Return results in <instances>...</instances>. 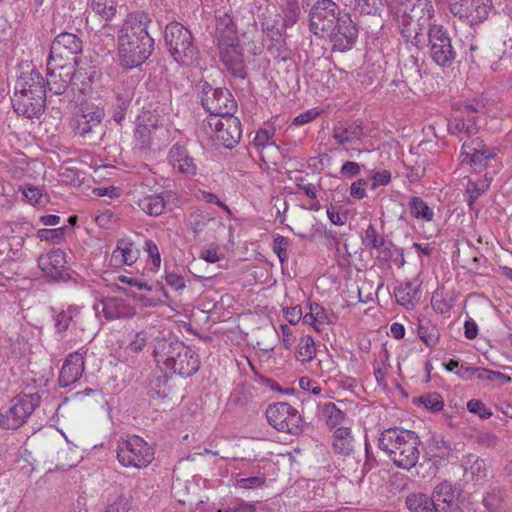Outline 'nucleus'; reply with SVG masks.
<instances>
[{
    "label": "nucleus",
    "instance_id": "obj_1",
    "mask_svg": "<svg viewBox=\"0 0 512 512\" xmlns=\"http://www.w3.org/2000/svg\"><path fill=\"white\" fill-rule=\"evenodd\" d=\"M151 19L147 13L127 15L117 32L118 55L122 66L132 69L143 64L152 54L154 40L147 29Z\"/></svg>",
    "mask_w": 512,
    "mask_h": 512
},
{
    "label": "nucleus",
    "instance_id": "obj_2",
    "mask_svg": "<svg viewBox=\"0 0 512 512\" xmlns=\"http://www.w3.org/2000/svg\"><path fill=\"white\" fill-rule=\"evenodd\" d=\"M420 440L411 430L397 427L385 429L378 439V447L384 451L397 467L410 470L420 456Z\"/></svg>",
    "mask_w": 512,
    "mask_h": 512
},
{
    "label": "nucleus",
    "instance_id": "obj_3",
    "mask_svg": "<svg viewBox=\"0 0 512 512\" xmlns=\"http://www.w3.org/2000/svg\"><path fill=\"white\" fill-rule=\"evenodd\" d=\"M398 16V27L401 36L406 42L411 43L418 49L424 48L426 43V31L433 26L431 20L434 18L435 10L431 0H410L401 9ZM434 25H436L434 23Z\"/></svg>",
    "mask_w": 512,
    "mask_h": 512
},
{
    "label": "nucleus",
    "instance_id": "obj_4",
    "mask_svg": "<svg viewBox=\"0 0 512 512\" xmlns=\"http://www.w3.org/2000/svg\"><path fill=\"white\" fill-rule=\"evenodd\" d=\"M12 106L18 115L38 118L44 111L46 89L41 74L32 70L23 73L15 83Z\"/></svg>",
    "mask_w": 512,
    "mask_h": 512
},
{
    "label": "nucleus",
    "instance_id": "obj_5",
    "mask_svg": "<svg viewBox=\"0 0 512 512\" xmlns=\"http://www.w3.org/2000/svg\"><path fill=\"white\" fill-rule=\"evenodd\" d=\"M165 43L173 59L181 65H191L199 58L189 29L179 22H171L165 28Z\"/></svg>",
    "mask_w": 512,
    "mask_h": 512
},
{
    "label": "nucleus",
    "instance_id": "obj_6",
    "mask_svg": "<svg viewBox=\"0 0 512 512\" xmlns=\"http://www.w3.org/2000/svg\"><path fill=\"white\" fill-rule=\"evenodd\" d=\"M117 460L126 468L144 469L154 460V449L142 437L131 435L117 444Z\"/></svg>",
    "mask_w": 512,
    "mask_h": 512
},
{
    "label": "nucleus",
    "instance_id": "obj_7",
    "mask_svg": "<svg viewBox=\"0 0 512 512\" xmlns=\"http://www.w3.org/2000/svg\"><path fill=\"white\" fill-rule=\"evenodd\" d=\"M431 60L439 67L451 68L457 61L458 53L448 30L443 25L430 26L426 31V43Z\"/></svg>",
    "mask_w": 512,
    "mask_h": 512
},
{
    "label": "nucleus",
    "instance_id": "obj_8",
    "mask_svg": "<svg viewBox=\"0 0 512 512\" xmlns=\"http://www.w3.org/2000/svg\"><path fill=\"white\" fill-rule=\"evenodd\" d=\"M437 5L445 6L448 11L470 26L483 23L489 16L492 0H435Z\"/></svg>",
    "mask_w": 512,
    "mask_h": 512
},
{
    "label": "nucleus",
    "instance_id": "obj_9",
    "mask_svg": "<svg viewBox=\"0 0 512 512\" xmlns=\"http://www.w3.org/2000/svg\"><path fill=\"white\" fill-rule=\"evenodd\" d=\"M39 404L36 394L18 395L10 402L8 409L0 412V427L17 429L22 426Z\"/></svg>",
    "mask_w": 512,
    "mask_h": 512
},
{
    "label": "nucleus",
    "instance_id": "obj_10",
    "mask_svg": "<svg viewBox=\"0 0 512 512\" xmlns=\"http://www.w3.org/2000/svg\"><path fill=\"white\" fill-rule=\"evenodd\" d=\"M266 417L269 424L279 432L296 435L302 430V417L293 406L277 402L268 406Z\"/></svg>",
    "mask_w": 512,
    "mask_h": 512
},
{
    "label": "nucleus",
    "instance_id": "obj_11",
    "mask_svg": "<svg viewBox=\"0 0 512 512\" xmlns=\"http://www.w3.org/2000/svg\"><path fill=\"white\" fill-rule=\"evenodd\" d=\"M201 102L207 112L220 118L233 115L237 107L229 90L213 88L208 83L203 86Z\"/></svg>",
    "mask_w": 512,
    "mask_h": 512
},
{
    "label": "nucleus",
    "instance_id": "obj_12",
    "mask_svg": "<svg viewBox=\"0 0 512 512\" xmlns=\"http://www.w3.org/2000/svg\"><path fill=\"white\" fill-rule=\"evenodd\" d=\"M82 51V40L75 34L60 33L52 42L48 65L55 63L76 64V56Z\"/></svg>",
    "mask_w": 512,
    "mask_h": 512
},
{
    "label": "nucleus",
    "instance_id": "obj_13",
    "mask_svg": "<svg viewBox=\"0 0 512 512\" xmlns=\"http://www.w3.org/2000/svg\"><path fill=\"white\" fill-rule=\"evenodd\" d=\"M326 32L331 43V50L339 52L352 49L358 37V29L347 13H344L342 18H339L338 22Z\"/></svg>",
    "mask_w": 512,
    "mask_h": 512
},
{
    "label": "nucleus",
    "instance_id": "obj_14",
    "mask_svg": "<svg viewBox=\"0 0 512 512\" xmlns=\"http://www.w3.org/2000/svg\"><path fill=\"white\" fill-rule=\"evenodd\" d=\"M182 351H185V344L181 341L165 338L155 339L153 357L165 376L175 374L177 357Z\"/></svg>",
    "mask_w": 512,
    "mask_h": 512
},
{
    "label": "nucleus",
    "instance_id": "obj_15",
    "mask_svg": "<svg viewBox=\"0 0 512 512\" xmlns=\"http://www.w3.org/2000/svg\"><path fill=\"white\" fill-rule=\"evenodd\" d=\"M104 115V110L93 103L80 105L74 118L73 129L75 133L85 139H90L92 134L101 129Z\"/></svg>",
    "mask_w": 512,
    "mask_h": 512
},
{
    "label": "nucleus",
    "instance_id": "obj_16",
    "mask_svg": "<svg viewBox=\"0 0 512 512\" xmlns=\"http://www.w3.org/2000/svg\"><path fill=\"white\" fill-rule=\"evenodd\" d=\"M498 152V147H488L481 138H472L462 144V162L474 167L475 170H481L488 166V162L493 159Z\"/></svg>",
    "mask_w": 512,
    "mask_h": 512
},
{
    "label": "nucleus",
    "instance_id": "obj_17",
    "mask_svg": "<svg viewBox=\"0 0 512 512\" xmlns=\"http://www.w3.org/2000/svg\"><path fill=\"white\" fill-rule=\"evenodd\" d=\"M209 124L215 127V139L223 147L233 148L239 142L242 134L241 123L234 115L219 118Z\"/></svg>",
    "mask_w": 512,
    "mask_h": 512
},
{
    "label": "nucleus",
    "instance_id": "obj_18",
    "mask_svg": "<svg viewBox=\"0 0 512 512\" xmlns=\"http://www.w3.org/2000/svg\"><path fill=\"white\" fill-rule=\"evenodd\" d=\"M75 73L73 64L68 63H55V65L47 64V80L46 84L48 90L55 95L63 94L68 85L72 81Z\"/></svg>",
    "mask_w": 512,
    "mask_h": 512
},
{
    "label": "nucleus",
    "instance_id": "obj_19",
    "mask_svg": "<svg viewBox=\"0 0 512 512\" xmlns=\"http://www.w3.org/2000/svg\"><path fill=\"white\" fill-rule=\"evenodd\" d=\"M220 61L223 66L235 77H245V61L243 50L239 42L218 46Z\"/></svg>",
    "mask_w": 512,
    "mask_h": 512
},
{
    "label": "nucleus",
    "instance_id": "obj_20",
    "mask_svg": "<svg viewBox=\"0 0 512 512\" xmlns=\"http://www.w3.org/2000/svg\"><path fill=\"white\" fill-rule=\"evenodd\" d=\"M167 160L176 173L185 177H193L197 174L198 169L194 158L190 156L187 148L179 143H175L170 148Z\"/></svg>",
    "mask_w": 512,
    "mask_h": 512
},
{
    "label": "nucleus",
    "instance_id": "obj_21",
    "mask_svg": "<svg viewBox=\"0 0 512 512\" xmlns=\"http://www.w3.org/2000/svg\"><path fill=\"white\" fill-rule=\"evenodd\" d=\"M85 351L78 350L71 353L65 360L59 375V385L66 388L76 383L84 371Z\"/></svg>",
    "mask_w": 512,
    "mask_h": 512
},
{
    "label": "nucleus",
    "instance_id": "obj_22",
    "mask_svg": "<svg viewBox=\"0 0 512 512\" xmlns=\"http://www.w3.org/2000/svg\"><path fill=\"white\" fill-rule=\"evenodd\" d=\"M99 306L107 320L128 319L136 314L134 305L129 300L120 297H108L100 302L96 307L97 310Z\"/></svg>",
    "mask_w": 512,
    "mask_h": 512
},
{
    "label": "nucleus",
    "instance_id": "obj_23",
    "mask_svg": "<svg viewBox=\"0 0 512 512\" xmlns=\"http://www.w3.org/2000/svg\"><path fill=\"white\" fill-rule=\"evenodd\" d=\"M432 498L439 503V512H461L457 503L456 489L454 485L445 480L439 483L433 490Z\"/></svg>",
    "mask_w": 512,
    "mask_h": 512
},
{
    "label": "nucleus",
    "instance_id": "obj_24",
    "mask_svg": "<svg viewBox=\"0 0 512 512\" xmlns=\"http://www.w3.org/2000/svg\"><path fill=\"white\" fill-rule=\"evenodd\" d=\"M66 253L61 249H54L39 258L41 270L49 277L57 278L67 267Z\"/></svg>",
    "mask_w": 512,
    "mask_h": 512
},
{
    "label": "nucleus",
    "instance_id": "obj_25",
    "mask_svg": "<svg viewBox=\"0 0 512 512\" xmlns=\"http://www.w3.org/2000/svg\"><path fill=\"white\" fill-rule=\"evenodd\" d=\"M139 251L134 244L126 239L117 242L115 249L110 257V265L118 268L124 265L131 266L138 259Z\"/></svg>",
    "mask_w": 512,
    "mask_h": 512
},
{
    "label": "nucleus",
    "instance_id": "obj_26",
    "mask_svg": "<svg viewBox=\"0 0 512 512\" xmlns=\"http://www.w3.org/2000/svg\"><path fill=\"white\" fill-rule=\"evenodd\" d=\"M134 97V87L131 84L123 83L118 86L115 92V101L113 103V119L121 123L125 118L126 112L130 107Z\"/></svg>",
    "mask_w": 512,
    "mask_h": 512
},
{
    "label": "nucleus",
    "instance_id": "obj_27",
    "mask_svg": "<svg viewBox=\"0 0 512 512\" xmlns=\"http://www.w3.org/2000/svg\"><path fill=\"white\" fill-rule=\"evenodd\" d=\"M448 132L453 135L460 137L465 135L470 138L479 132V126L477 125V116H465L460 115L453 117L448 122Z\"/></svg>",
    "mask_w": 512,
    "mask_h": 512
},
{
    "label": "nucleus",
    "instance_id": "obj_28",
    "mask_svg": "<svg viewBox=\"0 0 512 512\" xmlns=\"http://www.w3.org/2000/svg\"><path fill=\"white\" fill-rule=\"evenodd\" d=\"M215 35L217 46H220L223 43L229 44L239 42L236 26L232 18L226 13L216 17Z\"/></svg>",
    "mask_w": 512,
    "mask_h": 512
},
{
    "label": "nucleus",
    "instance_id": "obj_29",
    "mask_svg": "<svg viewBox=\"0 0 512 512\" xmlns=\"http://www.w3.org/2000/svg\"><path fill=\"white\" fill-rule=\"evenodd\" d=\"M354 439L349 428L341 426L335 429L331 436V446L334 453L348 456L354 449Z\"/></svg>",
    "mask_w": 512,
    "mask_h": 512
},
{
    "label": "nucleus",
    "instance_id": "obj_30",
    "mask_svg": "<svg viewBox=\"0 0 512 512\" xmlns=\"http://www.w3.org/2000/svg\"><path fill=\"white\" fill-rule=\"evenodd\" d=\"M363 136V127L361 123L345 122L339 123L333 129V138L341 145L353 143Z\"/></svg>",
    "mask_w": 512,
    "mask_h": 512
},
{
    "label": "nucleus",
    "instance_id": "obj_31",
    "mask_svg": "<svg viewBox=\"0 0 512 512\" xmlns=\"http://www.w3.org/2000/svg\"><path fill=\"white\" fill-rule=\"evenodd\" d=\"M200 366L198 355L189 347L185 345V351L180 353L177 357L175 364V374H179L184 377L195 374Z\"/></svg>",
    "mask_w": 512,
    "mask_h": 512
},
{
    "label": "nucleus",
    "instance_id": "obj_32",
    "mask_svg": "<svg viewBox=\"0 0 512 512\" xmlns=\"http://www.w3.org/2000/svg\"><path fill=\"white\" fill-rule=\"evenodd\" d=\"M406 507L410 512H439V503L424 494V493H412L406 497Z\"/></svg>",
    "mask_w": 512,
    "mask_h": 512
},
{
    "label": "nucleus",
    "instance_id": "obj_33",
    "mask_svg": "<svg viewBox=\"0 0 512 512\" xmlns=\"http://www.w3.org/2000/svg\"><path fill=\"white\" fill-rule=\"evenodd\" d=\"M136 203L144 213L150 216H159L166 208V201L161 193L142 196Z\"/></svg>",
    "mask_w": 512,
    "mask_h": 512
},
{
    "label": "nucleus",
    "instance_id": "obj_34",
    "mask_svg": "<svg viewBox=\"0 0 512 512\" xmlns=\"http://www.w3.org/2000/svg\"><path fill=\"white\" fill-rule=\"evenodd\" d=\"M23 200L35 207H43L49 202V196L42 186L22 184L18 188Z\"/></svg>",
    "mask_w": 512,
    "mask_h": 512
},
{
    "label": "nucleus",
    "instance_id": "obj_35",
    "mask_svg": "<svg viewBox=\"0 0 512 512\" xmlns=\"http://www.w3.org/2000/svg\"><path fill=\"white\" fill-rule=\"evenodd\" d=\"M464 477L472 481L484 480L487 476V466L483 459L469 455L463 460Z\"/></svg>",
    "mask_w": 512,
    "mask_h": 512
},
{
    "label": "nucleus",
    "instance_id": "obj_36",
    "mask_svg": "<svg viewBox=\"0 0 512 512\" xmlns=\"http://www.w3.org/2000/svg\"><path fill=\"white\" fill-rule=\"evenodd\" d=\"M395 299L399 305L407 309L413 308L419 300V291L412 282H405L395 288Z\"/></svg>",
    "mask_w": 512,
    "mask_h": 512
},
{
    "label": "nucleus",
    "instance_id": "obj_37",
    "mask_svg": "<svg viewBox=\"0 0 512 512\" xmlns=\"http://www.w3.org/2000/svg\"><path fill=\"white\" fill-rule=\"evenodd\" d=\"M322 419L330 429H334L344 426L346 414L335 403L325 402L322 404Z\"/></svg>",
    "mask_w": 512,
    "mask_h": 512
},
{
    "label": "nucleus",
    "instance_id": "obj_38",
    "mask_svg": "<svg viewBox=\"0 0 512 512\" xmlns=\"http://www.w3.org/2000/svg\"><path fill=\"white\" fill-rule=\"evenodd\" d=\"M283 311L285 319L290 324H296L301 318H303V322L305 324L311 325L317 332L320 331V322L317 319L319 312H314L312 307L311 312L305 314L304 316L302 315V310L299 306L285 308Z\"/></svg>",
    "mask_w": 512,
    "mask_h": 512
},
{
    "label": "nucleus",
    "instance_id": "obj_39",
    "mask_svg": "<svg viewBox=\"0 0 512 512\" xmlns=\"http://www.w3.org/2000/svg\"><path fill=\"white\" fill-rule=\"evenodd\" d=\"M119 0H91L89 7L95 16L105 22L111 21L117 13Z\"/></svg>",
    "mask_w": 512,
    "mask_h": 512
},
{
    "label": "nucleus",
    "instance_id": "obj_40",
    "mask_svg": "<svg viewBox=\"0 0 512 512\" xmlns=\"http://www.w3.org/2000/svg\"><path fill=\"white\" fill-rule=\"evenodd\" d=\"M482 503L488 512H506L505 493L501 488L493 487L488 490Z\"/></svg>",
    "mask_w": 512,
    "mask_h": 512
},
{
    "label": "nucleus",
    "instance_id": "obj_41",
    "mask_svg": "<svg viewBox=\"0 0 512 512\" xmlns=\"http://www.w3.org/2000/svg\"><path fill=\"white\" fill-rule=\"evenodd\" d=\"M213 219L214 217L211 214L200 209H194L187 215L186 223L194 235H199Z\"/></svg>",
    "mask_w": 512,
    "mask_h": 512
},
{
    "label": "nucleus",
    "instance_id": "obj_42",
    "mask_svg": "<svg viewBox=\"0 0 512 512\" xmlns=\"http://www.w3.org/2000/svg\"><path fill=\"white\" fill-rule=\"evenodd\" d=\"M343 14L332 0H322V32L328 31Z\"/></svg>",
    "mask_w": 512,
    "mask_h": 512
},
{
    "label": "nucleus",
    "instance_id": "obj_43",
    "mask_svg": "<svg viewBox=\"0 0 512 512\" xmlns=\"http://www.w3.org/2000/svg\"><path fill=\"white\" fill-rule=\"evenodd\" d=\"M276 142L275 128L272 125L267 124L256 132L253 145L259 152H262L267 146H275L278 149Z\"/></svg>",
    "mask_w": 512,
    "mask_h": 512
},
{
    "label": "nucleus",
    "instance_id": "obj_44",
    "mask_svg": "<svg viewBox=\"0 0 512 512\" xmlns=\"http://www.w3.org/2000/svg\"><path fill=\"white\" fill-rule=\"evenodd\" d=\"M157 137V132L151 128H146L145 125L137 124L134 133L135 147L139 150H148L152 147L154 139Z\"/></svg>",
    "mask_w": 512,
    "mask_h": 512
},
{
    "label": "nucleus",
    "instance_id": "obj_45",
    "mask_svg": "<svg viewBox=\"0 0 512 512\" xmlns=\"http://www.w3.org/2000/svg\"><path fill=\"white\" fill-rule=\"evenodd\" d=\"M401 76L408 84H417L422 79L418 59L410 56L401 68Z\"/></svg>",
    "mask_w": 512,
    "mask_h": 512
},
{
    "label": "nucleus",
    "instance_id": "obj_46",
    "mask_svg": "<svg viewBox=\"0 0 512 512\" xmlns=\"http://www.w3.org/2000/svg\"><path fill=\"white\" fill-rule=\"evenodd\" d=\"M417 332L419 338L430 348L434 347L439 341L440 332L430 321L421 322Z\"/></svg>",
    "mask_w": 512,
    "mask_h": 512
},
{
    "label": "nucleus",
    "instance_id": "obj_47",
    "mask_svg": "<svg viewBox=\"0 0 512 512\" xmlns=\"http://www.w3.org/2000/svg\"><path fill=\"white\" fill-rule=\"evenodd\" d=\"M410 213L417 219L431 221L434 216L433 210L420 197L414 196L409 201Z\"/></svg>",
    "mask_w": 512,
    "mask_h": 512
},
{
    "label": "nucleus",
    "instance_id": "obj_48",
    "mask_svg": "<svg viewBox=\"0 0 512 512\" xmlns=\"http://www.w3.org/2000/svg\"><path fill=\"white\" fill-rule=\"evenodd\" d=\"M164 118L155 110L145 109L138 116L139 125H145L146 128H151L155 132L163 130Z\"/></svg>",
    "mask_w": 512,
    "mask_h": 512
},
{
    "label": "nucleus",
    "instance_id": "obj_49",
    "mask_svg": "<svg viewBox=\"0 0 512 512\" xmlns=\"http://www.w3.org/2000/svg\"><path fill=\"white\" fill-rule=\"evenodd\" d=\"M135 300L144 308H156L161 307L165 304V301L162 298H169V294L163 285H158L156 290V296L147 297L144 295H136L134 296Z\"/></svg>",
    "mask_w": 512,
    "mask_h": 512
},
{
    "label": "nucleus",
    "instance_id": "obj_50",
    "mask_svg": "<svg viewBox=\"0 0 512 512\" xmlns=\"http://www.w3.org/2000/svg\"><path fill=\"white\" fill-rule=\"evenodd\" d=\"M384 236L377 233V230L373 224H369L365 230V235L362 238V244L366 248L376 249L380 251L386 244Z\"/></svg>",
    "mask_w": 512,
    "mask_h": 512
},
{
    "label": "nucleus",
    "instance_id": "obj_51",
    "mask_svg": "<svg viewBox=\"0 0 512 512\" xmlns=\"http://www.w3.org/2000/svg\"><path fill=\"white\" fill-rule=\"evenodd\" d=\"M316 344L314 339L307 335L298 344V359L302 362L310 361L316 356Z\"/></svg>",
    "mask_w": 512,
    "mask_h": 512
},
{
    "label": "nucleus",
    "instance_id": "obj_52",
    "mask_svg": "<svg viewBox=\"0 0 512 512\" xmlns=\"http://www.w3.org/2000/svg\"><path fill=\"white\" fill-rule=\"evenodd\" d=\"M381 253L384 254V260L390 259L398 268L405 265L403 249L397 247L393 242H387L382 248Z\"/></svg>",
    "mask_w": 512,
    "mask_h": 512
},
{
    "label": "nucleus",
    "instance_id": "obj_53",
    "mask_svg": "<svg viewBox=\"0 0 512 512\" xmlns=\"http://www.w3.org/2000/svg\"><path fill=\"white\" fill-rule=\"evenodd\" d=\"M382 0H355V10L364 15H380Z\"/></svg>",
    "mask_w": 512,
    "mask_h": 512
},
{
    "label": "nucleus",
    "instance_id": "obj_54",
    "mask_svg": "<svg viewBox=\"0 0 512 512\" xmlns=\"http://www.w3.org/2000/svg\"><path fill=\"white\" fill-rule=\"evenodd\" d=\"M430 450L433 452V457L447 459L452 453L450 442L443 438L433 437L430 442Z\"/></svg>",
    "mask_w": 512,
    "mask_h": 512
},
{
    "label": "nucleus",
    "instance_id": "obj_55",
    "mask_svg": "<svg viewBox=\"0 0 512 512\" xmlns=\"http://www.w3.org/2000/svg\"><path fill=\"white\" fill-rule=\"evenodd\" d=\"M79 311L76 308L69 307L63 310L55 318V327L59 333L65 332L73 319L78 315Z\"/></svg>",
    "mask_w": 512,
    "mask_h": 512
},
{
    "label": "nucleus",
    "instance_id": "obj_56",
    "mask_svg": "<svg viewBox=\"0 0 512 512\" xmlns=\"http://www.w3.org/2000/svg\"><path fill=\"white\" fill-rule=\"evenodd\" d=\"M419 401L430 411L439 412L444 407L442 396L437 392H430L419 397Z\"/></svg>",
    "mask_w": 512,
    "mask_h": 512
},
{
    "label": "nucleus",
    "instance_id": "obj_57",
    "mask_svg": "<svg viewBox=\"0 0 512 512\" xmlns=\"http://www.w3.org/2000/svg\"><path fill=\"white\" fill-rule=\"evenodd\" d=\"M266 477L264 475L252 476V477H236L234 486L238 489H256L260 488L265 484Z\"/></svg>",
    "mask_w": 512,
    "mask_h": 512
},
{
    "label": "nucleus",
    "instance_id": "obj_58",
    "mask_svg": "<svg viewBox=\"0 0 512 512\" xmlns=\"http://www.w3.org/2000/svg\"><path fill=\"white\" fill-rule=\"evenodd\" d=\"M255 505L240 498H235L217 512H255Z\"/></svg>",
    "mask_w": 512,
    "mask_h": 512
},
{
    "label": "nucleus",
    "instance_id": "obj_59",
    "mask_svg": "<svg viewBox=\"0 0 512 512\" xmlns=\"http://www.w3.org/2000/svg\"><path fill=\"white\" fill-rule=\"evenodd\" d=\"M488 184H483L481 187L473 182L469 181L466 187V193L468 195L467 204L471 210L474 209L475 201L486 191Z\"/></svg>",
    "mask_w": 512,
    "mask_h": 512
},
{
    "label": "nucleus",
    "instance_id": "obj_60",
    "mask_svg": "<svg viewBox=\"0 0 512 512\" xmlns=\"http://www.w3.org/2000/svg\"><path fill=\"white\" fill-rule=\"evenodd\" d=\"M290 240L286 237L278 235L273 241V251L278 256L279 261L283 264L288 259V247Z\"/></svg>",
    "mask_w": 512,
    "mask_h": 512
},
{
    "label": "nucleus",
    "instance_id": "obj_61",
    "mask_svg": "<svg viewBox=\"0 0 512 512\" xmlns=\"http://www.w3.org/2000/svg\"><path fill=\"white\" fill-rule=\"evenodd\" d=\"M150 333L146 329L137 332L134 338L129 342L127 350L133 353H138L143 350L149 339Z\"/></svg>",
    "mask_w": 512,
    "mask_h": 512
},
{
    "label": "nucleus",
    "instance_id": "obj_62",
    "mask_svg": "<svg viewBox=\"0 0 512 512\" xmlns=\"http://www.w3.org/2000/svg\"><path fill=\"white\" fill-rule=\"evenodd\" d=\"M485 104L481 100H473L472 102H463L459 105L458 110L465 116H475L476 113L484 111Z\"/></svg>",
    "mask_w": 512,
    "mask_h": 512
},
{
    "label": "nucleus",
    "instance_id": "obj_63",
    "mask_svg": "<svg viewBox=\"0 0 512 512\" xmlns=\"http://www.w3.org/2000/svg\"><path fill=\"white\" fill-rule=\"evenodd\" d=\"M467 409L470 413L477 414L481 419H488L492 412L480 400L471 399L467 403Z\"/></svg>",
    "mask_w": 512,
    "mask_h": 512
},
{
    "label": "nucleus",
    "instance_id": "obj_64",
    "mask_svg": "<svg viewBox=\"0 0 512 512\" xmlns=\"http://www.w3.org/2000/svg\"><path fill=\"white\" fill-rule=\"evenodd\" d=\"M166 283L176 291H182L186 288V281L184 277L174 271L165 272Z\"/></svg>",
    "mask_w": 512,
    "mask_h": 512
}]
</instances>
